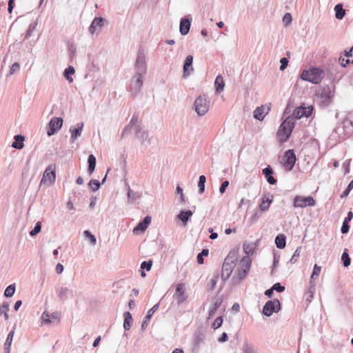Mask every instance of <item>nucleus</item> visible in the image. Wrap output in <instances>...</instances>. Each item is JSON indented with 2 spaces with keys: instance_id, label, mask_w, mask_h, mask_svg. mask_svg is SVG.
Instances as JSON below:
<instances>
[{
  "instance_id": "1",
  "label": "nucleus",
  "mask_w": 353,
  "mask_h": 353,
  "mask_svg": "<svg viewBox=\"0 0 353 353\" xmlns=\"http://www.w3.org/2000/svg\"><path fill=\"white\" fill-rule=\"evenodd\" d=\"M335 92V85H325L316 92V102L322 108H327L333 103Z\"/></svg>"
},
{
  "instance_id": "2",
  "label": "nucleus",
  "mask_w": 353,
  "mask_h": 353,
  "mask_svg": "<svg viewBox=\"0 0 353 353\" xmlns=\"http://www.w3.org/2000/svg\"><path fill=\"white\" fill-rule=\"evenodd\" d=\"M353 131V114L345 119L341 125L336 127L331 137L337 141L345 139L346 136Z\"/></svg>"
},
{
  "instance_id": "3",
  "label": "nucleus",
  "mask_w": 353,
  "mask_h": 353,
  "mask_svg": "<svg viewBox=\"0 0 353 353\" xmlns=\"http://www.w3.org/2000/svg\"><path fill=\"white\" fill-rule=\"evenodd\" d=\"M237 261V252L232 250H231L228 256L225 257L221 270V279L223 282L229 279L231 276L234 267L236 265V263Z\"/></svg>"
},
{
  "instance_id": "4",
  "label": "nucleus",
  "mask_w": 353,
  "mask_h": 353,
  "mask_svg": "<svg viewBox=\"0 0 353 353\" xmlns=\"http://www.w3.org/2000/svg\"><path fill=\"white\" fill-rule=\"evenodd\" d=\"M294 128V118L291 117H287L281 124L276 135L281 143H284L291 136L293 128Z\"/></svg>"
},
{
  "instance_id": "5",
  "label": "nucleus",
  "mask_w": 353,
  "mask_h": 353,
  "mask_svg": "<svg viewBox=\"0 0 353 353\" xmlns=\"http://www.w3.org/2000/svg\"><path fill=\"white\" fill-rule=\"evenodd\" d=\"M324 72L318 68H311L309 70H303L300 76L303 81L311 82L314 84L319 83L323 78Z\"/></svg>"
},
{
  "instance_id": "6",
  "label": "nucleus",
  "mask_w": 353,
  "mask_h": 353,
  "mask_svg": "<svg viewBox=\"0 0 353 353\" xmlns=\"http://www.w3.org/2000/svg\"><path fill=\"white\" fill-rule=\"evenodd\" d=\"M194 110L199 116L205 115L210 107V101L206 94H203L197 97L194 101Z\"/></svg>"
},
{
  "instance_id": "7",
  "label": "nucleus",
  "mask_w": 353,
  "mask_h": 353,
  "mask_svg": "<svg viewBox=\"0 0 353 353\" xmlns=\"http://www.w3.org/2000/svg\"><path fill=\"white\" fill-rule=\"evenodd\" d=\"M251 262L252 261L249 256H243L241 259L240 261V265L241 266V268L238 269L232 277V279L234 281L235 276L236 274L237 275V281H234V283H239L247 276V274L250 269Z\"/></svg>"
},
{
  "instance_id": "8",
  "label": "nucleus",
  "mask_w": 353,
  "mask_h": 353,
  "mask_svg": "<svg viewBox=\"0 0 353 353\" xmlns=\"http://www.w3.org/2000/svg\"><path fill=\"white\" fill-rule=\"evenodd\" d=\"M316 205V201L311 196H303L297 195L294 198L293 207L303 208L305 207H313Z\"/></svg>"
},
{
  "instance_id": "9",
  "label": "nucleus",
  "mask_w": 353,
  "mask_h": 353,
  "mask_svg": "<svg viewBox=\"0 0 353 353\" xmlns=\"http://www.w3.org/2000/svg\"><path fill=\"white\" fill-rule=\"evenodd\" d=\"M281 310V303L277 299L268 301L263 307L262 313L266 316H270Z\"/></svg>"
},
{
  "instance_id": "10",
  "label": "nucleus",
  "mask_w": 353,
  "mask_h": 353,
  "mask_svg": "<svg viewBox=\"0 0 353 353\" xmlns=\"http://www.w3.org/2000/svg\"><path fill=\"white\" fill-rule=\"evenodd\" d=\"M136 74H145L147 71L145 56L143 50H139L136 59Z\"/></svg>"
},
{
  "instance_id": "11",
  "label": "nucleus",
  "mask_w": 353,
  "mask_h": 353,
  "mask_svg": "<svg viewBox=\"0 0 353 353\" xmlns=\"http://www.w3.org/2000/svg\"><path fill=\"white\" fill-rule=\"evenodd\" d=\"M296 155L293 150H288L283 157V167L288 171H291L296 163Z\"/></svg>"
},
{
  "instance_id": "12",
  "label": "nucleus",
  "mask_w": 353,
  "mask_h": 353,
  "mask_svg": "<svg viewBox=\"0 0 353 353\" xmlns=\"http://www.w3.org/2000/svg\"><path fill=\"white\" fill-rule=\"evenodd\" d=\"M143 75L140 74H136L134 75L131 80L130 91L134 96L137 95L140 92L143 87Z\"/></svg>"
},
{
  "instance_id": "13",
  "label": "nucleus",
  "mask_w": 353,
  "mask_h": 353,
  "mask_svg": "<svg viewBox=\"0 0 353 353\" xmlns=\"http://www.w3.org/2000/svg\"><path fill=\"white\" fill-rule=\"evenodd\" d=\"M56 179V165L55 164L49 165L45 170L42 179L40 182V185L44 184L47 180L50 183L54 182Z\"/></svg>"
},
{
  "instance_id": "14",
  "label": "nucleus",
  "mask_w": 353,
  "mask_h": 353,
  "mask_svg": "<svg viewBox=\"0 0 353 353\" xmlns=\"http://www.w3.org/2000/svg\"><path fill=\"white\" fill-rule=\"evenodd\" d=\"M63 120L61 117H53L51 119L48 123V130H47V134L48 137H51L55 134V132L59 130L63 125Z\"/></svg>"
},
{
  "instance_id": "15",
  "label": "nucleus",
  "mask_w": 353,
  "mask_h": 353,
  "mask_svg": "<svg viewBox=\"0 0 353 353\" xmlns=\"http://www.w3.org/2000/svg\"><path fill=\"white\" fill-rule=\"evenodd\" d=\"M174 296L178 305H181L186 301L188 296L185 294V285L183 283H179L176 285Z\"/></svg>"
},
{
  "instance_id": "16",
  "label": "nucleus",
  "mask_w": 353,
  "mask_h": 353,
  "mask_svg": "<svg viewBox=\"0 0 353 353\" xmlns=\"http://www.w3.org/2000/svg\"><path fill=\"white\" fill-rule=\"evenodd\" d=\"M313 111V107L312 105L305 107L302 105L298 110H296L294 112V115L296 119H301L303 117L307 118L311 116Z\"/></svg>"
},
{
  "instance_id": "17",
  "label": "nucleus",
  "mask_w": 353,
  "mask_h": 353,
  "mask_svg": "<svg viewBox=\"0 0 353 353\" xmlns=\"http://www.w3.org/2000/svg\"><path fill=\"white\" fill-rule=\"evenodd\" d=\"M222 302L223 299L220 296H216L213 297L208 311V319H211L216 314L217 309L220 307Z\"/></svg>"
},
{
  "instance_id": "18",
  "label": "nucleus",
  "mask_w": 353,
  "mask_h": 353,
  "mask_svg": "<svg viewBox=\"0 0 353 353\" xmlns=\"http://www.w3.org/2000/svg\"><path fill=\"white\" fill-rule=\"evenodd\" d=\"M151 216L148 215L144 217V219L141 221L133 229V232L134 234H138L139 232H143L146 230L148 225L151 223Z\"/></svg>"
},
{
  "instance_id": "19",
  "label": "nucleus",
  "mask_w": 353,
  "mask_h": 353,
  "mask_svg": "<svg viewBox=\"0 0 353 353\" xmlns=\"http://www.w3.org/2000/svg\"><path fill=\"white\" fill-rule=\"evenodd\" d=\"M42 323L44 324L51 323H58L59 321V314L57 312L49 314L47 312H44L41 316Z\"/></svg>"
},
{
  "instance_id": "20",
  "label": "nucleus",
  "mask_w": 353,
  "mask_h": 353,
  "mask_svg": "<svg viewBox=\"0 0 353 353\" xmlns=\"http://www.w3.org/2000/svg\"><path fill=\"white\" fill-rule=\"evenodd\" d=\"M193 63V57L192 55H188L186 57L184 63H183V77L186 78L189 76L193 71L194 68L192 67Z\"/></svg>"
},
{
  "instance_id": "21",
  "label": "nucleus",
  "mask_w": 353,
  "mask_h": 353,
  "mask_svg": "<svg viewBox=\"0 0 353 353\" xmlns=\"http://www.w3.org/2000/svg\"><path fill=\"white\" fill-rule=\"evenodd\" d=\"M192 18L183 17L181 19L179 32L181 35H186L190 31Z\"/></svg>"
},
{
  "instance_id": "22",
  "label": "nucleus",
  "mask_w": 353,
  "mask_h": 353,
  "mask_svg": "<svg viewBox=\"0 0 353 353\" xmlns=\"http://www.w3.org/2000/svg\"><path fill=\"white\" fill-rule=\"evenodd\" d=\"M105 19L103 17H95L89 27V32L93 34L97 30H100L103 26Z\"/></svg>"
},
{
  "instance_id": "23",
  "label": "nucleus",
  "mask_w": 353,
  "mask_h": 353,
  "mask_svg": "<svg viewBox=\"0 0 353 353\" xmlns=\"http://www.w3.org/2000/svg\"><path fill=\"white\" fill-rule=\"evenodd\" d=\"M159 307V303L155 304L150 310H148L146 316H145V318L141 323V329L142 330H145L147 327V326L148 325V322L150 321L154 313L158 310Z\"/></svg>"
},
{
  "instance_id": "24",
  "label": "nucleus",
  "mask_w": 353,
  "mask_h": 353,
  "mask_svg": "<svg viewBox=\"0 0 353 353\" xmlns=\"http://www.w3.org/2000/svg\"><path fill=\"white\" fill-rule=\"evenodd\" d=\"M265 107L264 105L257 107L253 112L254 118L259 121H263L265 115L268 113L270 108H268L266 112H265Z\"/></svg>"
},
{
  "instance_id": "25",
  "label": "nucleus",
  "mask_w": 353,
  "mask_h": 353,
  "mask_svg": "<svg viewBox=\"0 0 353 353\" xmlns=\"http://www.w3.org/2000/svg\"><path fill=\"white\" fill-rule=\"evenodd\" d=\"M58 298L61 301H65L68 299L71 290L68 287H61L56 289Z\"/></svg>"
},
{
  "instance_id": "26",
  "label": "nucleus",
  "mask_w": 353,
  "mask_h": 353,
  "mask_svg": "<svg viewBox=\"0 0 353 353\" xmlns=\"http://www.w3.org/2000/svg\"><path fill=\"white\" fill-rule=\"evenodd\" d=\"M127 196H128V203L132 204L134 203V201L137 199H139L141 196V193L139 192H133L130 188V185H128V192H127Z\"/></svg>"
},
{
  "instance_id": "27",
  "label": "nucleus",
  "mask_w": 353,
  "mask_h": 353,
  "mask_svg": "<svg viewBox=\"0 0 353 353\" xmlns=\"http://www.w3.org/2000/svg\"><path fill=\"white\" fill-rule=\"evenodd\" d=\"M193 213L191 210H181L177 215V218L182 221L183 225L185 226L187 225L188 221L192 216Z\"/></svg>"
},
{
  "instance_id": "28",
  "label": "nucleus",
  "mask_w": 353,
  "mask_h": 353,
  "mask_svg": "<svg viewBox=\"0 0 353 353\" xmlns=\"http://www.w3.org/2000/svg\"><path fill=\"white\" fill-rule=\"evenodd\" d=\"M14 141L12 142L11 146L13 148L21 150L24 147V137L21 134H17L14 137Z\"/></svg>"
},
{
  "instance_id": "29",
  "label": "nucleus",
  "mask_w": 353,
  "mask_h": 353,
  "mask_svg": "<svg viewBox=\"0 0 353 353\" xmlns=\"http://www.w3.org/2000/svg\"><path fill=\"white\" fill-rule=\"evenodd\" d=\"M138 119H139L138 114H134L133 115L130 123L123 129V130L121 133L122 137H123L126 134H128L130 132L132 126L139 124Z\"/></svg>"
},
{
  "instance_id": "30",
  "label": "nucleus",
  "mask_w": 353,
  "mask_h": 353,
  "mask_svg": "<svg viewBox=\"0 0 353 353\" xmlns=\"http://www.w3.org/2000/svg\"><path fill=\"white\" fill-rule=\"evenodd\" d=\"M77 127L76 128H70V132H71V139L74 141L77 139L79 137L81 136L82 130L83 128V123L81 122L77 123Z\"/></svg>"
},
{
  "instance_id": "31",
  "label": "nucleus",
  "mask_w": 353,
  "mask_h": 353,
  "mask_svg": "<svg viewBox=\"0 0 353 353\" xmlns=\"http://www.w3.org/2000/svg\"><path fill=\"white\" fill-rule=\"evenodd\" d=\"M316 282L314 281H312V282H310V287L307 290V292L306 293V298L305 301L308 303H310L312 299L314 298V294L316 290Z\"/></svg>"
},
{
  "instance_id": "32",
  "label": "nucleus",
  "mask_w": 353,
  "mask_h": 353,
  "mask_svg": "<svg viewBox=\"0 0 353 353\" xmlns=\"http://www.w3.org/2000/svg\"><path fill=\"white\" fill-rule=\"evenodd\" d=\"M353 218V212L350 211L347 213V216L345 218L343 225L341 228V231L342 234H346L349 232L350 225H348V222L350 221Z\"/></svg>"
},
{
  "instance_id": "33",
  "label": "nucleus",
  "mask_w": 353,
  "mask_h": 353,
  "mask_svg": "<svg viewBox=\"0 0 353 353\" xmlns=\"http://www.w3.org/2000/svg\"><path fill=\"white\" fill-rule=\"evenodd\" d=\"M272 197L273 196H271V198L266 196H263L262 197L261 203L259 205V209L261 211L265 212L269 209L270 204L273 201Z\"/></svg>"
},
{
  "instance_id": "34",
  "label": "nucleus",
  "mask_w": 353,
  "mask_h": 353,
  "mask_svg": "<svg viewBox=\"0 0 353 353\" xmlns=\"http://www.w3.org/2000/svg\"><path fill=\"white\" fill-rule=\"evenodd\" d=\"M214 86L216 93H221L225 87V82L221 75H218L214 81Z\"/></svg>"
},
{
  "instance_id": "35",
  "label": "nucleus",
  "mask_w": 353,
  "mask_h": 353,
  "mask_svg": "<svg viewBox=\"0 0 353 353\" xmlns=\"http://www.w3.org/2000/svg\"><path fill=\"white\" fill-rule=\"evenodd\" d=\"M124 322L123 328L125 330H129L132 325L133 319L130 312H125L123 314Z\"/></svg>"
},
{
  "instance_id": "36",
  "label": "nucleus",
  "mask_w": 353,
  "mask_h": 353,
  "mask_svg": "<svg viewBox=\"0 0 353 353\" xmlns=\"http://www.w3.org/2000/svg\"><path fill=\"white\" fill-rule=\"evenodd\" d=\"M96 157L94 154H90L88 157V172L89 174H91L94 172L96 168Z\"/></svg>"
},
{
  "instance_id": "37",
  "label": "nucleus",
  "mask_w": 353,
  "mask_h": 353,
  "mask_svg": "<svg viewBox=\"0 0 353 353\" xmlns=\"http://www.w3.org/2000/svg\"><path fill=\"white\" fill-rule=\"evenodd\" d=\"M275 244L279 249H283L286 245V236L279 234L275 238Z\"/></svg>"
},
{
  "instance_id": "38",
  "label": "nucleus",
  "mask_w": 353,
  "mask_h": 353,
  "mask_svg": "<svg viewBox=\"0 0 353 353\" xmlns=\"http://www.w3.org/2000/svg\"><path fill=\"white\" fill-rule=\"evenodd\" d=\"M256 248V245L253 243L245 242L243 244V248L245 253L248 256L250 254H252Z\"/></svg>"
},
{
  "instance_id": "39",
  "label": "nucleus",
  "mask_w": 353,
  "mask_h": 353,
  "mask_svg": "<svg viewBox=\"0 0 353 353\" xmlns=\"http://www.w3.org/2000/svg\"><path fill=\"white\" fill-rule=\"evenodd\" d=\"M14 331L12 330L9 332L8 336H7V339L6 340V342L4 343V350H5V352H6V353H10V347H11V345H12V339H13V336H14Z\"/></svg>"
},
{
  "instance_id": "40",
  "label": "nucleus",
  "mask_w": 353,
  "mask_h": 353,
  "mask_svg": "<svg viewBox=\"0 0 353 353\" xmlns=\"http://www.w3.org/2000/svg\"><path fill=\"white\" fill-rule=\"evenodd\" d=\"M334 11L336 18L340 20L342 19L345 14V10L343 8L341 3H338L335 6Z\"/></svg>"
},
{
  "instance_id": "41",
  "label": "nucleus",
  "mask_w": 353,
  "mask_h": 353,
  "mask_svg": "<svg viewBox=\"0 0 353 353\" xmlns=\"http://www.w3.org/2000/svg\"><path fill=\"white\" fill-rule=\"evenodd\" d=\"M75 70L73 66H68L66 68L63 72V76L69 82H72L73 79L70 77V75L74 74Z\"/></svg>"
},
{
  "instance_id": "42",
  "label": "nucleus",
  "mask_w": 353,
  "mask_h": 353,
  "mask_svg": "<svg viewBox=\"0 0 353 353\" xmlns=\"http://www.w3.org/2000/svg\"><path fill=\"white\" fill-rule=\"evenodd\" d=\"M9 311V303L7 302H4L0 306V314H3L5 320L7 321L9 319V316L8 312Z\"/></svg>"
},
{
  "instance_id": "43",
  "label": "nucleus",
  "mask_w": 353,
  "mask_h": 353,
  "mask_svg": "<svg viewBox=\"0 0 353 353\" xmlns=\"http://www.w3.org/2000/svg\"><path fill=\"white\" fill-rule=\"evenodd\" d=\"M321 271V267L318 265L317 264H315L314 266L312 273L310 276V282H312V281H315V279H317L318 276H319Z\"/></svg>"
},
{
  "instance_id": "44",
  "label": "nucleus",
  "mask_w": 353,
  "mask_h": 353,
  "mask_svg": "<svg viewBox=\"0 0 353 353\" xmlns=\"http://www.w3.org/2000/svg\"><path fill=\"white\" fill-rule=\"evenodd\" d=\"M341 261L343 262L344 267H345V268L348 267L350 265L351 259L349 256V254H347V249H345L343 253L342 254Z\"/></svg>"
},
{
  "instance_id": "45",
  "label": "nucleus",
  "mask_w": 353,
  "mask_h": 353,
  "mask_svg": "<svg viewBox=\"0 0 353 353\" xmlns=\"http://www.w3.org/2000/svg\"><path fill=\"white\" fill-rule=\"evenodd\" d=\"M15 292V284H10L8 285L5 291H4V296L7 298H10L13 296L14 293Z\"/></svg>"
},
{
  "instance_id": "46",
  "label": "nucleus",
  "mask_w": 353,
  "mask_h": 353,
  "mask_svg": "<svg viewBox=\"0 0 353 353\" xmlns=\"http://www.w3.org/2000/svg\"><path fill=\"white\" fill-rule=\"evenodd\" d=\"M206 181V178L204 175H201L199 179L198 187H199V192L200 194H203L205 191V183Z\"/></svg>"
},
{
  "instance_id": "47",
  "label": "nucleus",
  "mask_w": 353,
  "mask_h": 353,
  "mask_svg": "<svg viewBox=\"0 0 353 353\" xmlns=\"http://www.w3.org/2000/svg\"><path fill=\"white\" fill-rule=\"evenodd\" d=\"M209 254L208 249H203L202 251L198 254L196 256L197 263L200 265L204 262L203 257L207 256Z\"/></svg>"
},
{
  "instance_id": "48",
  "label": "nucleus",
  "mask_w": 353,
  "mask_h": 353,
  "mask_svg": "<svg viewBox=\"0 0 353 353\" xmlns=\"http://www.w3.org/2000/svg\"><path fill=\"white\" fill-rule=\"evenodd\" d=\"M83 234L92 245H94L97 243L96 237L89 230H85L83 232Z\"/></svg>"
},
{
  "instance_id": "49",
  "label": "nucleus",
  "mask_w": 353,
  "mask_h": 353,
  "mask_svg": "<svg viewBox=\"0 0 353 353\" xmlns=\"http://www.w3.org/2000/svg\"><path fill=\"white\" fill-rule=\"evenodd\" d=\"M301 249V247H298L296 248V250H295V252H294L293 255L292 256L291 259L289 261L291 264H294L297 261L299 257L300 256Z\"/></svg>"
},
{
  "instance_id": "50",
  "label": "nucleus",
  "mask_w": 353,
  "mask_h": 353,
  "mask_svg": "<svg viewBox=\"0 0 353 353\" xmlns=\"http://www.w3.org/2000/svg\"><path fill=\"white\" fill-rule=\"evenodd\" d=\"M242 350L243 353H256L252 345L247 342L243 345Z\"/></svg>"
},
{
  "instance_id": "51",
  "label": "nucleus",
  "mask_w": 353,
  "mask_h": 353,
  "mask_svg": "<svg viewBox=\"0 0 353 353\" xmlns=\"http://www.w3.org/2000/svg\"><path fill=\"white\" fill-rule=\"evenodd\" d=\"M41 230V223L40 221H38L34 228L30 232V235L31 236H34L37 234H39Z\"/></svg>"
},
{
  "instance_id": "52",
  "label": "nucleus",
  "mask_w": 353,
  "mask_h": 353,
  "mask_svg": "<svg viewBox=\"0 0 353 353\" xmlns=\"http://www.w3.org/2000/svg\"><path fill=\"white\" fill-rule=\"evenodd\" d=\"M89 186L92 191H97L100 188L101 183L97 179H91L89 182Z\"/></svg>"
},
{
  "instance_id": "53",
  "label": "nucleus",
  "mask_w": 353,
  "mask_h": 353,
  "mask_svg": "<svg viewBox=\"0 0 353 353\" xmlns=\"http://www.w3.org/2000/svg\"><path fill=\"white\" fill-rule=\"evenodd\" d=\"M223 317L222 316H218L212 323V327L214 330H216L219 327H220L222 325L223 323Z\"/></svg>"
},
{
  "instance_id": "54",
  "label": "nucleus",
  "mask_w": 353,
  "mask_h": 353,
  "mask_svg": "<svg viewBox=\"0 0 353 353\" xmlns=\"http://www.w3.org/2000/svg\"><path fill=\"white\" fill-rule=\"evenodd\" d=\"M152 261L148 260L143 261L141 264V268L142 270H145L146 271H150L152 268Z\"/></svg>"
},
{
  "instance_id": "55",
  "label": "nucleus",
  "mask_w": 353,
  "mask_h": 353,
  "mask_svg": "<svg viewBox=\"0 0 353 353\" xmlns=\"http://www.w3.org/2000/svg\"><path fill=\"white\" fill-rule=\"evenodd\" d=\"M351 62L350 59H349V57H347L345 56L344 57H342L341 56L339 58V63L341 65V66L342 67H345L347 64H349Z\"/></svg>"
},
{
  "instance_id": "56",
  "label": "nucleus",
  "mask_w": 353,
  "mask_h": 353,
  "mask_svg": "<svg viewBox=\"0 0 353 353\" xmlns=\"http://www.w3.org/2000/svg\"><path fill=\"white\" fill-rule=\"evenodd\" d=\"M219 275L217 273V274H214L213 276V277L211 279L210 282V290H213L215 288L216 283H217V281L219 279Z\"/></svg>"
},
{
  "instance_id": "57",
  "label": "nucleus",
  "mask_w": 353,
  "mask_h": 353,
  "mask_svg": "<svg viewBox=\"0 0 353 353\" xmlns=\"http://www.w3.org/2000/svg\"><path fill=\"white\" fill-rule=\"evenodd\" d=\"M137 138L139 139L142 143H144L145 141L150 142V139L148 137V132L146 130H144L141 132V134H139V137H136Z\"/></svg>"
},
{
  "instance_id": "58",
  "label": "nucleus",
  "mask_w": 353,
  "mask_h": 353,
  "mask_svg": "<svg viewBox=\"0 0 353 353\" xmlns=\"http://www.w3.org/2000/svg\"><path fill=\"white\" fill-rule=\"evenodd\" d=\"M20 69V65L18 62H15L14 63L10 69V71H9V74L10 75H12L14 74L15 72H17V71H19Z\"/></svg>"
},
{
  "instance_id": "59",
  "label": "nucleus",
  "mask_w": 353,
  "mask_h": 353,
  "mask_svg": "<svg viewBox=\"0 0 353 353\" xmlns=\"http://www.w3.org/2000/svg\"><path fill=\"white\" fill-rule=\"evenodd\" d=\"M36 25L37 24L32 23L29 26L28 29L26 36H25L26 39H28V38H30L32 36V32L35 30Z\"/></svg>"
},
{
  "instance_id": "60",
  "label": "nucleus",
  "mask_w": 353,
  "mask_h": 353,
  "mask_svg": "<svg viewBox=\"0 0 353 353\" xmlns=\"http://www.w3.org/2000/svg\"><path fill=\"white\" fill-rule=\"evenodd\" d=\"M292 21V17L290 13H286L283 17V22L285 26L291 23Z\"/></svg>"
},
{
  "instance_id": "61",
  "label": "nucleus",
  "mask_w": 353,
  "mask_h": 353,
  "mask_svg": "<svg viewBox=\"0 0 353 353\" xmlns=\"http://www.w3.org/2000/svg\"><path fill=\"white\" fill-rule=\"evenodd\" d=\"M288 62H289V61L286 57H282L280 59V63H281L280 70L281 71H283L285 70V68L288 66Z\"/></svg>"
},
{
  "instance_id": "62",
  "label": "nucleus",
  "mask_w": 353,
  "mask_h": 353,
  "mask_svg": "<svg viewBox=\"0 0 353 353\" xmlns=\"http://www.w3.org/2000/svg\"><path fill=\"white\" fill-rule=\"evenodd\" d=\"M272 290L278 292H282L285 290V287L283 286L280 283H276L272 285Z\"/></svg>"
},
{
  "instance_id": "63",
  "label": "nucleus",
  "mask_w": 353,
  "mask_h": 353,
  "mask_svg": "<svg viewBox=\"0 0 353 353\" xmlns=\"http://www.w3.org/2000/svg\"><path fill=\"white\" fill-rule=\"evenodd\" d=\"M230 182L228 180L224 181L222 182L220 188H219V192L221 194H223L225 192L226 188L229 186Z\"/></svg>"
},
{
  "instance_id": "64",
  "label": "nucleus",
  "mask_w": 353,
  "mask_h": 353,
  "mask_svg": "<svg viewBox=\"0 0 353 353\" xmlns=\"http://www.w3.org/2000/svg\"><path fill=\"white\" fill-rule=\"evenodd\" d=\"M263 174L265 177H267L268 176H270V175H273V170L270 165H268V167L265 168L263 170Z\"/></svg>"
}]
</instances>
